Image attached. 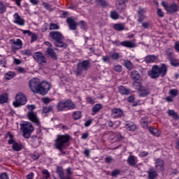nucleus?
<instances>
[{"instance_id":"1","label":"nucleus","mask_w":179,"mask_h":179,"mask_svg":"<svg viewBox=\"0 0 179 179\" xmlns=\"http://www.w3.org/2000/svg\"><path fill=\"white\" fill-rule=\"evenodd\" d=\"M71 141L69 134L57 135L55 141V148L59 150L61 155H66V152L64 149H66V143Z\"/></svg>"},{"instance_id":"2","label":"nucleus","mask_w":179,"mask_h":179,"mask_svg":"<svg viewBox=\"0 0 179 179\" xmlns=\"http://www.w3.org/2000/svg\"><path fill=\"white\" fill-rule=\"evenodd\" d=\"M167 73V66L165 64H162L161 66L157 65H155L152 66L151 71H148V75L152 79H156V78H159V76H166Z\"/></svg>"},{"instance_id":"3","label":"nucleus","mask_w":179,"mask_h":179,"mask_svg":"<svg viewBox=\"0 0 179 179\" xmlns=\"http://www.w3.org/2000/svg\"><path fill=\"white\" fill-rule=\"evenodd\" d=\"M50 36L52 40H55V45L56 47H59V48H66L68 45L66 43H63L62 40H64V36L59 31H52L50 33Z\"/></svg>"},{"instance_id":"4","label":"nucleus","mask_w":179,"mask_h":179,"mask_svg":"<svg viewBox=\"0 0 179 179\" xmlns=\"http://www.w3.org/2000/svg\"><path fill=\"white\" fill-rule=\"evenodd\" d=\"M27 103V97L26 95L22 92H18L15 95V101L13 102V106L15 108L22 107V106H25Z\"/></svg>"},{"instance_id":"5","label":"nucleus","mask_w":179,"mask_h":179,"mask_svg":"<svg viewBox=\"0 0 179 179\" xmlns=\"http://www.w3.org/2000/svg\"><path fill=\"white\" fill-rule=\"evenodd\" d=\"M130 76L131 79L136 80L133 83V87L136 90H142V84H141V74L136 71H133L130 73Z\"/></svg>"},{"instance_id":"6","label":"nucleus","mask_w":179,"mask_h":179,"mask_svg":"<svg viewBox=\"0 0 179 179\" xmlns=\"http://www.w3.org/2000/svg\"><path fill=\"white\" fill-rule=\"evenodd\" d=\"M21 127L24 138H30V135H31L33 131H34V127H33L31 123H28L25 122L21 124Z\"/></svg>"},{"instance_id":"7","label":"nucleus","mask_w":179,"mask_h":179,"mask_svg":"<svg viewBox=\"0 0 179 179\" xmlns=\"http://www.w3.org/2000/svg\"><path fill=\"white\" fill-rule=\"evenodd\" d=\"M162 6L166 10L167 13H176L178 10V6L176 3L168 4L167 3L162 1Z\"/></svg>"},{"instance_id":"8","label":"nucleus","mask_w":179,"mask_h":179,"mask_svg":"<svg viewBox=\"0 0 179 179\" xmlns=\"http://www.w3.org/2000/svg\"><path fill=\"white\" fill-rule=\"evenodd\" d=\"M34 59L36 62H38L39 65H44V64H47V59L43 56L41 52H36L34 54Z\"/></svg>"},{"instance_id":"9","label":"nucleus","mask_w":179,"mask_h":179,"mask_svg":"<svg viewBox=\"0 0 179 179\" xmlns=\"http://www.w3.org/2000/svg\"><path fill=\"white\" fill-rule=\"evenodd\" d=\"M27 118L34 124H36L38 127H40V120L37 117V113H34V111L31 110L27 113Z\"/></svg>"},{"instance_id":"10","label":"nucleus","mask_w":179,"mask_h":179,"mask_svg":"<svg viewBox=\"0 0 179 179\" xmlns=\"http://www.w3.org/2000/svg\"><path fill=\"white\" fill-rule=\"evenodd\" d=\"M41 83L40 79L37 78H31L29 80V87L31 90H40Z\"/></svg>"},{"instance_id":"11","label":"nucleus","mask_w":179,"mask_h":179,"mask_svg":"<svg viewBox=\"0 0 179 179\" xmlns=\"http://www.w3.org/2000/svg\"><path fill=\"white\" fill-rule=\"evenodd\" d=\"M10 43L12 45L13 48L15 50H20L23 47V42L22 40L17 38H12L10 40Z\"/></svg>"},{"instance_id":"12","label":"nucleus","mask_w":179,"mask_h":179,"mask_svg":"<svg viewBox=\"0 0 179 179\" xmlns=\"http://www.w3.org/2000/svg\"><path fill=\"white\" fill-rule=\"evenodd\" d=\"M155 169L157 171H163L164 170V161L160 158L156 159Z\"/></svg>"},{"instance_id":"13","label":"nucleus","mask_w":179,"mask_h":179,"mask_svg":"<svg viewBox=\"0 0 179 179\" xmlns=\"http://www.w3.org/2000/svg\"><path fill=\"white\" fill-rule=\"evenodd\" d=\"M122 114H124V112L120 108H114L111 110L113 118H120V117H122Z\"/></svg>"},{"instance_id":"14","label":"nucleus","mask_w":179,"mask_h":179,"mask_svg":"<svg viewBox=\"0 0 179 179\" xmlns=\"http://www.w3.org/2000/svg\"><path fill=\"white\" fill-rule=\"evenodd\" d=\"M13 17L15 19L14 23L18 24L19 26H24V20L23 18H21L17 13H15L13 15Z\"/></svg>"},{"instance_id":"15","label":"nucleus","mask_w":179,"mask_h":179,"mask_svg":"<svg viewBox=\"0 0 179 179\" xmlns=\"http://www.w3.org/2000/svg\"><path fill=\"white\" fill-rule=\"evenodd\" d=\"M116 8L120 12H124L125 10V1L123 0H118L116 2Z\"/></svg>"},{"instance_id":"16","label":"nucleus","mask_w":179,"mask_h":179,"mask_svg":"<svg viewBox=\"0 0 179 179\" xmlns=\"http://www.w3.org/2000/svg\"><path fill=\"white\" fill-rule=\"evenodd\" d=\"M66 22L71 30H76V26H78L76 21H74V20L72 18H67Z\"/></svg>"},{"instance_id":"17","label":"nucleus","mask_w":179,"mask_h":179,"mask_svg":"<svg viewBox=\"0 0 179 179\" xmlns=\"http://www.w3.org/2000/svg\"><path fill=\"white\" fill-rule=\"evenodd\" d=\"M127 163L129 166H136V163H138V158L134 155H130L127 159Z\"/></svg>"},{"instance_id":"18","label":"nucleus","mask_w":179,"mask_h":179,"mask_svg":"<svg viewBox=\"0 0 179 179\" xmlns=\"http://www.w3.org/2000/svg\"><path fill=\"white\" fill-rule=\"evenodd\" d=\"M51 89V84L47 81H43L41 83L39 90H50Z\"/></svg>"},{"instance_id":"19","label":"nucleus","mask_w":179,"mask_h":179,"mask_svg":"<svg viewBox=\"0 0 179 179\" xmlns=\"http://www.w3.org/2000/svg\"><path fill=\"white\" fill-rule=\"evenodd\" d=\"M147 173L148 174V179H155V177H157V172L153 168L150 169Z\"/></svg>"},{"instance_id":"20","label":"nucleus","mask_w":179,"mask_h":179,"mask_svg":"<svg viewBox=\"0 0 179 179\" xmlns=\"http://www.w3.org/2000/svg\"><path fill=\"white\" fill-rule=\"evenodd\" d=\"M120 45H122V47H127V48H134V47H135V43L129 41H122Z\"/></svg>"},{"instance_id":"21","label":"nucleus","mask_w":179,"mask_h":179,"mask_svg":"<svg viewBox=\"0 0 179 179\" xmlns=\"http://www.w3.org/2000/svg\"><path fill=\"white\" fill-rule=\"evenodd\" d=\"M64 104H65L66 108H68V110H73L76 107L75 103H73V102H72V101L71 100H67L64 101Z\"/></svg>"},{"instance_id":"22","label":"nucleus","mask_w":179,"mask_h":179,"mask_svg":"<svg viewBox=\"0 0 179 179\" xmlns=\"http://www.w3.org/2000/svg\"><path fill=\"white\" fill-rule=\"evenodd\" d=\"M54 110V106L50 105L49 106H43L42 108V114H48Z\"/></svg>"},{"instance_id":"23","label":"nucleus","mask_w":179,"mask_h":179,"mask_svg":"<svg viewBox=\"0 0 179 179\" xmlns=\"http://www.w3.org/2000/svg\"><path fill=\"white\" fill-rule=\"evenodd\" d=\"M46 54H48L49 57H51V58H53V59H57V54L54 52L52 48H48L46 50Z\"/></svg>"},{"instance_id":"24","label":"nucleus","mask_w":179,"mask_h":179,"mask_svg":"<svg viewBox=\"0 0 179 179\" xmlns=\"http://www.w3.org/2000/svg\"><path fill=\"white\" fill-rule=\"evenodd\" d=\"M109 57L111 59H113L114 61H117V59H120V58H121V55H120V53L115 52H109Z\"/></svg>"},{"instance_id":"25","label":"nucleus","mask_w":179,"mask_h":179,"mask_svg":"<svg viewBox=\"0 0 179 179\" xmlns=\"http://www.w3.org/2000/svg\"><path fill=\"white\" fill-rule=\"evenodd\" d=\"M144 61L146 64H152V62H154L155 61H156V56L148 55L145 57Z\"/></svg>"},{"instance_id":"26","label":"nucleus","mask_w":179,"mask_h":179,"mask_svg":"<svg viewBox=\"0 0 179 179\" xmlns=\"http://www.w3.org/2000/svg\"><path fill=\"white\" fill-rule=\"evenodd\" d=\"M56 173L58 174L60 179H64L65 177V175L64 174V169L62 166L57 167Z\"/></svg>"},{"instance_id":"27","label":"nucleus","mask_w":179,"mask_h":179,"mask_svg":"<svg viewBox=\"0 0 179 179\" xmlns=\"http://www.w3.org/2000/svg\"><path fill=\"white\" fill-rule=\"evenodd\" d=\"M12 148L15 152H20L23 148V145H22V143L15 142L13 144Z\"/></svg>"},{"instance_id":"28","label":"nucleus","mask_w":179,"mask_h":179,"mask_svg":"<svg viewBox=\"0 0 179 179\" xmlns=\"http://www.w3.org/2000/svg\"><path fill=\"white\" fill-rule=\"evenodd\" d=\"M15 76H16V74L15 73V72L8 71L5 74L4 78L7 80H10L11 79H13V78H15Z\"/></svg>"},{"instance_id":"29","label":"nucleus","mask_w":179,"mask_h":179,"mask_svg":"<svg viewBox=\"0 0 179 179\" xmlns=\"http://www.w3.org/2000/svg\"><path fill=\"white\" fill-rule=\"evenodd\" d=\"M126 129H127V131H136V125L133 122H129L126 124Z\"/></svg>"},{"instance_id":"30","label":"nucleus","mask_w":179,"mask_h":179,"mask_svg":"<svg viewBox=\"0 0 179 179\" xmlns=\"http://www.w3.org/2000/svg\"><path fill=\"white\" fill-rule=\"evenodd\" d=\"M115 30H117V31H122V30H124L125 29V24H115L113 26Z\"/></svg>"},{"instance_id":"31","label":"nucleus","mask_w":179,"mask_h":179,"mask_svg":"<svg viewBox=\"0 0 179 179\" xmlns=\"http://www.w3.org/2000/svg\"><path fill=\"white\" fill-rule=\"evenodd\" d=\"M90 66L89 61H84L78 64V68H83V69H87Z\"/></svg>"},{"instance_id":"32","label":"nucleus","mask_w":179,"mask_h":179,"mask_svg":"<svg viewBox=\"0 0 179 179\" xmlns=\"http://www.w3.org/2000/svg\"><path fill=\"white\" fill-rule=\"evenodd\" d=\"M101 108H103V106L101 104H96L95 106H94L92 107V112L94 113H92V115H94L96 113H99V111H100Z\"/></svg>"},{"instance_id":"33","label":"nucleus","mask_w":179,"mask_h":179,"mask_svg":"<svg viewBox=\"0 0 179 179\" xmlns=\"http://www.w3.org/2000/svg\"><path fill=\"white\" fill-rule=\"evenodd\" d=\"M124 66L129 71H131V70L134 69V64H132V62H131V61L125 60L124 62Z\"/></svg>"},{"instance_id":"34","label":"nucleus","mask_w":179,"mask_h":179,"mask_svg":"<svg viewBox=\"0 0 179 179\" xmlns=\"http://www.w3.org/2000/svg\"><path fill=\"white\" fill-rule=\"evenodd\" d=\"M8 102V94H3L0 96V104H5Z\"/></svg>"},{"instance_id":"35","label":"nucleus","mask_w":179,"mask_h":179,"mask_svg":"<svg viewBox=\"0 0 179 179\" xmlns=\"http://www.w3.org/2000/svg\"><path fill=\"white\" fill-rule=\"evenodd\" d=\"M168 114H169V115L172 117V118H173L174 120H178V118H179L178 114L177 113H176V111H174V110H169L168 111Z\"/></svg>"},{"instance_id":"36","label":"nucleus","mask_w":179,"mask_h":179,"mask_svg":"<svg viewBox=\"0 0 179 179\" xmlns=\"http://www.w3.org/2000/svg\"><path fill=\"white\" fill-rule=\"evenodd\" d=\"M149 93H150V92L148 90H138V94L140 97H146V96H148V94H149Z\"/></svg>"},{"instance_id":"37","label":"nucleus","mask_w":179,"mask_h":179,"mask_svg":"<svg viewBox=\"0 0 179 179\" xmlns=\"http://www.w3.org/2000/svg\"><path fill=\"white\" fill-rule=\"evenodd\" d=\"M73 120H80L82 118V113L80 111H75L73 113Z\"/></svg>"},{"instance_id":"38","label":"nucleus","mask_w":179,"mask_h":179,"mask_svg":"<svg viewBox=\"0 0 179 179\" xmlns=\"http://www.w3.org/2000/svg\"><path fill=\"white\" fill-rule=\"evenodd\" d=\"M141 124L143 128H148V117H144L141 120Z\"/></svg>"},{"instance_id":"39","label":"nucleus","mask_w":179,"mask_h":179,"mask_svg":"<svg viewBox=\"0 0 179 179\" xmlns=\"http://www.w3.org/2000/svg\"><path fill=\"white\" fill-rule=\"evenodd\" d=\"M64 108H66L65 106V102L60 101L57 103L58 111H64Z\"/></svg>"},{"instance_id":"40","label":"nucleus","mask_w":179,"mask_h":179,"mask_svg":"<svg viewBox=\"0 0 179 179\" xmlns=\"http://www.w3.org/2000/svg\"><path fill=\"white\" fill-rule=\"evenodd\" d=\"M43 178L42 179H48L50 178V172L47 169H43L42 171Z\"/></svg>"},{"instance_id":"41","label":"nucleus","mask_w":179,"mask_h":179,"mask_svg":"<svg viewBox=\"0 0 179 179\" xmlns=\"http://www.w3.org/2000/svg\"><path fill=\"white\" fill-rule=\"evenodd\" d=\"M33 92L35 94H41V96H45L47 93H48V91L47 90H33Z\"/></svg>"},{"instance_id":"42","label":"nucleus","mask_w":179,"mask_h":179,"mask_svg":"<svg viewBox=\"0 0 179 179\" xmlns=\"http://www.w3.org/2000/svg\"><path fill=\"white\" fill-rule=\"evenodd\" d=\"M110 17L113 19L114 20H117L120 17V15H118V13L115 11H111L110 12Z\"/></svg>"},{"instance_id":"43","label":"nucleus","mask_w":179,"mask_h":179,"mask_svg":"<svg viewBox=\"0 0 179 179\" xmlns=\"http://www.w3.org/2000/svg\"><path fill=\"white\" fill-rule=\"evenodd\" d=\"M113 70L115 71V72H122V66H121V65L120 64H116L113 66Z\"/></svg>"},{"instance_id":"44","label":"nucleus","mask_w":179,"mask_h":179,"mask_svg":"<svg viewBox=\"0 0 179 179\" xmlns=\"http://www.w3.org/2000/svg\"><path fill=\"white\" fill-rule=\"evenodd\" d=\"M6 12V6L3 3L0 2V13H5Z\"/></svg>"},{"instance_id":"45","label":"nucleus","mask_w":179,"mask_h":179,"mask_svg":"<svg viewBox=\"0 0 179 179\" xmlns=\"http://www.w3.org/2000/svg\"><path fill=\"white\" fill-rule=\"evenodd\" d=\"M59 26L55 23H51L50 24V30H59Z\"/></svg>"},{"instance_id":"46","label":"nucleus","mask_w":179,"mask_h":179,"mask_svg":"<svg viewBox=\"0 0 179 179\" xmlns=\"http://www.w3.org/2000/svg\"><path fill=\"white\" fill-rule=\"evenodd\" d=\"M148 129H149L150 134H152L155 136H157V135H158L157 129H154L153 127H149Z\"/></svg>"},{"instance_id":"47","label":"nucleus","mask_w":179,"mask_h":179,"mask_svg":"<svg viewBox=\"0 0 179 179\" xmlns=\"http://www.w3.org/2000/svg\"><path fill=\"white\" fill-rule=\"evenodd\" d=\"M22 55L30 56V55H32L33 51H31V50L27 49V50H22Z\"/></svg>"},{"instance_id":"48","label":"nucleus","mask_w":179,"mask_h":179,"mask_svg":"<svg viewBox=\"0 0 179 179\" xmlns=\"http://www.w3.org/2000/svg\"><path fill=\"white\" fill-rule=\"evenodd\" d=\"M120 173L121 171H120L119 169H115L111 173V176L112 177H117V176H120Z\"/></svg>"},{"instance_id":"49","label":"nucleus","mask_w":179,"mask_h":179,"mask_svg":"<svg viewBox=\"0 0 179 179\" xmlns=\"http://www.w3.org/2000/svg\"><path fill=\"white\" fill-rule=\"evenodd\" d=\"M96 2H97V3H99V5H101V6H107V2H106V1L104 0H95Z\"/></svg>"},{"instance_id":"50","label":"nucleus","mask_w":179,"mask_h":179,"mask_svg":"<svg viewBox=\"0 0 179 179\" xmlns=\"http://www.w3.org/2000/svg\"><path fill=\"white\" fill-rule=\"evenodd\" d=\"M42 101L44 104H49V103H51L52 100L48 97H44L42 98Z\"/></svg>"},{"instance_id":"51","label":"nucleus","mask_w":179,"mask_h":179,"mask_svg":"<svg viewBox=\"0 0 179 179\" xmlns=\"http://www.w3.org/2000/svg\"><path fill=\"white\" fill-rule=\"evenodd\" d=\"M86 101L89 104H94V103H95L94 99L92 97H90V96L86 98Z\"/></svg>"},{"instance_id":"52","label":"nucleus","mask_w":179,"mask_h":179,"mask_svg":"<svg viewBox=\"0 0 179 179\" xmlns=\"http://www.w3.org/2000/svg\"><path fill=\"white\" fill-rule=\"evenodd\" d=\"M169 94L172 97H176V96H177V94H178V91H177V90H171V91H169Z\"/></svg>"},{"instance_id":"53","label":"nucleus","mask_w":179,"mask_h":179,"mask_svg":"<svg viewBox=\"0 0 179 179\" xmlns=\"http://www.w3.org/2000/svg\"><path fill=\"white\" fill-rule=\"evenodd\" d=\"M145 17H146L145 16V15L138 14V21L139 22V23H142V22H143V20H145Z\"/></svg>"},{"instance_id":"54","label":"nucleus","mask_w":179,"mask_h":179,"mask_svg":"<svg viewBox=\"0 0 179 179\" xmlns=\"http://www.w3.org/2000/svg\"><path fill=\"white\" fill-rule=\"evenodd\" d=\"M157 14L159 17H163L164 16V13H163V11H162V9L160 8L157 9Z\"/></svg>"},{"instance_id":"55","label":"nucleus","mask_w":179,"mask_h":179,"mask_svg":"<svg viewBox=\"0 0 179 179\" xmlns=\"http://www.w3.org/2000/svg\"><path fill=\"white\" fill-rule=\"evenodd\" d=\"M10 139L8 140V144L9 145H13V143H15L16 142L13 139V136L12 134H10Z\"/></svg>"},{"instance_id":"56","label":"nucleus","mask_w":179,"mask_h":179,"mask_svg":"<svg viewBox=\"0 0 179 179\" xmlns=\"http://www.w3.org/2000/svg\"><path fill=\"white\" fill-rule=\"evenodd\" d=\"M110 58H111V57H110V56L109 57L108 56H103L102 61H103V62H108V64H109Z\"/></svg>"},{"instance_id":"57","label":"nucleus","mask_w":179,"mask_h":179,"mask_svg":"<svg viewBox=\"0 0 179 179\" xmlns=\"http://www.w3.org/2000/svg\"><path fill=\"white\" fill-rule=\"evenodd\" d=\"M0 179H9V176H8V173H3L0 175Z\"/></svg>"},{"instance_id":"58","label":"nucleus","mask_w":179,"mask_h":179,"mask_svg":"<svg viewBox=\"0 0 179 179\" xmlns=\"http://www.w3.org/2000/svg\"><path fill=\"white\" fill-rule=\"evenodd\" d=\"M22 34H27L28 36H31L32 32L29 30L20 29Z\"/></svg>"},{"instance_id":"59","label":"nucleus","mask_w":179,"mask_h":179,"mask_svg":"<svg viewBox=\"0 0 179 179\" xmlns=\"http://www.w3.org/2000/svg\"><path fill=\"white\" fill-rule=\"evenodd\" d=\"M145 13H146V10L142 8H140L138 10V15H145Z\"/></svg>"},{"instance_id":"60","label":"nucleus","mask_w":179,"mask_h":179,"mask_svg":"<svg viewBox=\"0 0 179 179\" xmlns=\"http://www.w3.org/2000/svg\"><path fill=\"white\" fill-rule=\"evenodd\" d=\"M113 160H114V159H113V157H107L105 159L106 163H113Z\"/></svg>"},{"instance_id":"61","label":"nucleus","mask_w":179,"mask_h":179,"mask_svg":"<svg viewBox=\"0 0 179 179\" xmlns=\"http://www.w3.org/2000/svg\"><path fill=\"white\" fill-rule=\"evenodd\" d=\"M31 43H34V41H37V35L34 34V33H32V34H31Z\"/></svg>"},{"instance_id":"62","label":"nucleus","mask_w":179,"mask_h":179,"mask_svg":"<svg viewBox=\"0 0 179 179\" xmlns=\"http://www.w3.org/2000/svg\"><path fill=\"white\" fill-rule=\"evenodd\" d=\"M34 177V173L33 172L29 173L27 176V179H33Z\"/></svg>"},{"instance_id":"63","label":"nucleus","mask_w":179,"mask_h":179,"mask_svg":"<svg viewBox=\"0 0 179 179\" xmlns=\"http://www.w3.org/2000/svg\"><path fill=\"white\" fill-rule=\"evenodd\" d=\"M17 71L20 73H26V70L22 67H18Z\"/></svg>"},{"instance_id":"64","label":"nucleus","mask_w":179,"mask_h":179,"mask_svg":"<svg viewBox=\"0 0 179 179\" xmlns=\"http://www.w3.org/2000/svg\"><path fill=\"white\" fill-rule=\"evenodd\" d=\"M175 50L179 52V41L175 42Z\"/></svg>"}]
</instances>
